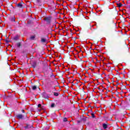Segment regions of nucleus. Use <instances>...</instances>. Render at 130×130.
<instances>
[{
  "instance_id": "7ed1b4c3",
  "label": "nucleus",
  "mask_w": 130,
  "mask_h": 130,
  "mask_svg": "<svg viewBox=\"0 0 130 130\" xmlns=\"http://www.w3.org/2000/svg\"><path fill=\"white\" fill-rule=\"evenodd\" d=\"M17 118H18V119H22L23 118V116L22 114H19L16 116Z\"/></svg>"
},
{
  "instance_id": "20e7f679",
  "label": "nucleus",
  "mask_w": 130,
  "mask_h": 130,
  "mask_svg": "<svg viewBox=\"0 0 130 130\" xmlns=\"http://www.w3.org/2000/svg\"><path fill=\"white\" fill-rule=\"evenodd\" d=\"M103 128H104V129H106V128H107V124L104 123L103 124Z\"/></svg>"
},
{
  "instance_id": "423d86ee",
  "label": "nucleus",
  "mask_w": 130,
  "mask_h": 130,
  "mask_svg": "<svg viewBox=\"0 0 130 130\" xmlns=\"http://www.w3.org/2000/svg\"><path fill=\"white\" fill-rule=\"evenodd\" d=\"M35 39V36H32L30 37V40H34Z\"/></svg>"
},
{
  "instance_id": "9d476101",
  "label": "nucleus",
  "mask_w": 130,
  "mask_h": 130,
  "mask_svg": "<svg viewBox=\"0 0 130 130\" xmlns=\"http://www.w3.org/2000/svg\"><path fill=\"white\" fill-rule=\"evenodd\" d=\"M37 88V87H36V86H34L32 87V90H36Z\"/></svg>"
},
{
  "instance_id": "f8f14e48",
  "label": "nucleus",
  "mask_w": 130,
  "mask_h": 130,
  "mask_svg": "<svg viewBox=\"0 0 130 130\" xmlns=\"http://www.w3.org/2000/svg\"><path fill=\"white\" fill-rule=\"evenodd\" d=\"M17 46H18V47H20V46H21V44H20V43H18L17 44Z\"/></svg>"
},
{
  "instance_id": "f3484780",
  "label": "nucleus",
  "mask_w": 130,
  "mask_h": 130,
  "mask_svg": "<svg viewBox=\"0 0 130 130\" xmlns=\"http://www.w3.org/2000/svg\"><path fill=\"white\" fill-rule=\"evenodd\" d=\"M12 21H13V22H15V18H13V19H12Z\"/></svg>"
},
{
  "instance_id": "39448f33",
  "label": "nucleus",
  "mask_w": 130,
  "mask_h": 130,
  "mask_svg": "<svg viewBox=\"0 0 130 130\" xmlns=\"http://www.w3.org/2000/svg\"><path fill=\"white\" fill-rule=\"evenodd\" d=\"M17 7H18V8H22V7H23V5H22V4L19 3L17 5Z\"/></svg>"
},
{
  "instance_id": "ddd939ff",
  "label": "nucleus",
  "mask_w": 130,
  "mask_h": 130,
  "mask_svg": "<svg viewBox=\"0 0 130 130\" xmlns=\"http://www.w3.org/2000/svg\"><path fill=\"white\" fill-rule=\"evenodd\" d=\"M91 116L92 117H93V118H95V115L94 114H91Z\"/></svg>"
},
{
  "instance_id": "dca6fc26",
  "label": "nucleus",
  "mask_w": 130,
  "mask_h": 130,
  "mask_svg": "<svg viewBox=\"0 0 130 130\" xmlns=\"http://www.w3.org/2000/svg\"><path fill=\"white\" fill-rule=\"evenodd\" d=\"M22 112L23 113H24L25 112V111H24V110H22Z\"/></svg>"
},
{
  "instance_id": "1a4fd4ad",
  "label": "nucleus",
  "mask_w": 130,
  "mask_h": 130,
  "mask_svg": "<svg viewBox=\"0 0 130 130\" xmlns=\"http://www.w3.org/2000/svg\"><path fill=\"white\" fill-rule=\"evenodd\" d=\"M63 121H64V122L68 121V119L67 118H64L63 119Z\"/></svg>"
},
{
  "instance_id": "f257e3e1",
  "label": "nucleus",
  "mask_w": 130,
  "mask_h": 130,
  "mask_svg": "<svg viewBox=\"0 0 130 130\" xmlns=\"http://www.w3.org/2000/svg\"><path fill=\"white\" fill-rule=\"evenodd\" d=\"M45 20L47 22V23L49 24L50 23V21H51V17H46L45 18Z\"/></svg>"
},
{
  "instance_id": "4468645a",
  "label": "nucleus",
  "mask_w": 130,
  "mask_h": 130,
  "mask_svg": "<svg viewBox=\"0 0 130 130\" xmlns=\"http://www.w3.org/2000/svg\"><path fill=\"white\" fill-rule=\"evenodd\" d=\"M51 107H54V104H52L51 105Z\"/></svg>"
},
{
  "instance_id": "6e6552de",
  "label": "nucleus",
  "mask_w": 130,
  "mask_h": 130,
  "mask_svg": "<svg viewBox=\"0 0 130 130\" xmlns=\"http://www.w3.org/2000/svg\"><path fill=\"white\" fill-rule=\"evenodd\" d=\"M18 38H19V37L18 36H16L14 38V40H18Z\"/></svg>"
},
{
  "instance_id": "f03ea898",
  "label": "nucleus",
  "mask_w": 130,
  "mask_h": 130,
  "mask_svg": "<svg viewBox=\"0 0 130 130\" xmlns=\"http://www.w3.org/2000/svg\"><path fill=\"white\" fill-rule=\"evenodd\" d=\"M41 42H42V43H46V44L48 43L47 39H46L44 38H41Z\"/></svg>"
},
{
  "instance_id": "0eeeda50",
  "label": "nucleus",
  "mask_w": 130,
  "mask_h": 130,
  "mask_svg": "<svg viewBox=\"0 0 130 130\" xmlns=\"http://www.w3.org/2000/svg\"><path fill=\"white\" fill-rule=\"evenodd\" d=\"M117 6L119 7V8H120L121 7H122V4H121V3H119L117 4Z\"/></svg>"
},
{
  "instance_id": "9b49d317",
  "label": "nucleus",
  "mask_w": 130,
  "mask_h": 130,
  "mask_svg": "<svg viewBox=\"0 0 130 130\" xmlns=\"http://www.w3.org/2000/svg\"><path fill=\"white\" fill-rule=\"evenodd\" d=\"M54 96H58V93L54 92Z\"/></svg>"
},
{
  "instance_id": "2eb2a0df",
  "label": "nucleus",
  "mask_w": 130,
  "mask_h": 130,
  "mask_svg": "<svg viewBox=\"0 0 130 130\" xmlns=\"http://www.w3.org/2000/svg\"><path fill=\"white\" fill-rule=\"evenodd\" d=\"M38 107H39V108H40V107H41V104H39L38 105Z\"/></svg>"
}]
</instances>
